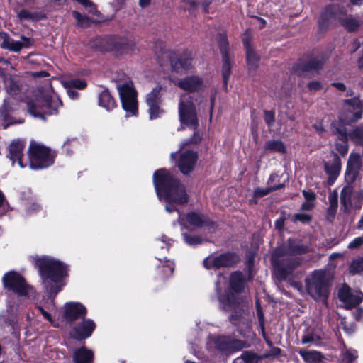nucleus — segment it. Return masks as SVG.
I'll return each mask as SVG.
<instances>
[{
    "mask_svg": "<svg viewBox=\"0 0 363 363\" xmlns=\"http://www.w3.org/2000/svg\"><path fill=\"white\" fill-rule=\"evenodd\" d=\"M35 265L38 268L48 300L43 306H38V308L43 317L54 327H57L50 314L45 308L51 310L55 308L54 298L65 285L64 279L68 276V267L62 262L48 256H35L32 257Z\"/></svg>",
    "mask_w": 363,
    "mask_h": 363,
    "instance_id": "obj_1",
    "label": "nucleus"
},
{
    "mask_svg": "<svg viewBox=\"0 0 363 363\" xmlns=\"http://www.w3.org/2000/svg\"><path fill=\"white\" fill-rule=\"evenodd\" d=\"M153 183L157 197L165 203L166 211L176 212L179 224L187 228L176 207L177 205L184 204L188 201V196L184 186L164 169H158L154 173Z\"/></svg>",
    "mask_w": 363,
    "mask_h": 363,
    "instance_id": "obj_2",
    "label": "nucleus"
},
{
    "mask_svg": "<svg viewBox=\"0 0 363 363\" xmlns=\"http://www.w3.org/2000/svg\"><path fill=\"white\" fill-rule=\"evenodd\" d=\"M308 247L303 245L288 243L277 247L272 256V263L280 278L284 279L300 265L301 259L297 255L306 253Z\"/></svg>",
    "mask_w": 363,
    "mask_h": 363,
    "instance_id": "obj_3",
    "label": "nucleus"
},
{
    "mask_svg": "<svg viewBox=\"0 0 363 363\" xmlns=\"http://www.w3.org/2000/svg\"><path fill=\"white\" fill-rule=\"evenodd\" d=\"M227 285L228 279L219 274L216 282V291L219 301V307L225 311H234L229 318L231 323L235 325H242L245 328H248L249 323L243 315V311L240 309V303L236 299L235 295L230 292L222 294L223 290H225Z\"/></svg>",
    "mask_w": 363,
    "mask_h": 363,
    "instance_id": "obj_4",
    "label": "nucleus"
},
{
    "mask_svg": "<svg viewBox=\"0 0 363 363\" xmlns=\"http://www.w3.org/2000/svg\"><path fill=\"white\" fill-rule=\"evenodd\" d=\"M306 289L315 301L325 302L330 294V280L323 270H316L305 279Z\"/></svg>",
    "mask_w": 363,
    "mask_h": 363,
    "instance_id": "obj_5",
    "label": "nucleus"
},
{
    "mask_svg": "<svg viewBox=\"0 0 363 363\" xmlns=\"http://www.w3.org/2000/svg\"><path fill=\"white\" fill-rule=\"evenodd\" d=\"M61 106L62 102L57 96L40 95L28 104V109L33 116L45 119V115L56 114Z\"/></svg>",
    "mask_w": 363,
    "mask_h": 363,
    "instance_id": "obj_6",
    "label": "nucleus"
},
{
    "mask_svg": "<svg viewBox=\"0 0 363 363\" xmlns=\"http://www.w3.org/2000/svg\"><path fill=\"white\" fill-rule=\"evenodd\" d=\"M29 167L32 169H44L54 163L55 153L44 145L32 143L28 149Z\"/></svg>",
    "mask_w": 363,
    "mask_h": 363,
    "instance_id": "obj_7",
    "label": "nucleus"
},
{
    "mask_svg": "<svg viewBox=\"0 0 363 363\" xmlns=\"http://www.w3.org/2000/svg\"><path fill=\"white\" fill-rule=\"evenodd\" d=\"M117 89L120 96L123 108L126 116H135L138 112L136 91L130 80L117 83Z\"/></svg>",
    "mask_w": 363,
    "mask_h": 363,
    "instance_id": "obj_8",
    "label": "nucleus"
},
{
    "mask_svg": "<svg viewBox=\"0 0 363 363\" xmlns=\"http://www.w3.org/2000/svg\"><path fill=\"white\" fill-rule=\"evenodd\" d=\"M4 287L12 290L20 296L30 297L35 294L24 278L18 273L11 271L4 274L2 279Z\"/></svg>",
    "mask_w": 363,
    "mask_h": 363,
    "instance_id": "obj_9",
    "label": "nucleus"
},
{
    "mask_svg": "<svg viewBox=\"0 0 363 363\" xmlns=\"http://www.w3.org/2000/svg\"><path fill=\"white\" fill-rule=\"evenodd\" d=\"M362 104L359 99L352 98L345 101L344 111L340 115L342 124H350L362 118Z\"/></svg>",
    "mask_w": 363,
    "mask_h": 363,
    "instance_id": "obj_10",
    "label": "nucleus"
},
{
    "mask_svg": "<svg viewBox=\"0 0 363 363\" xmlns=\"http://www.w3.org/2000/svg\"><path fill=\"white\" fill-rule=\"evenodd\" d=\"M164 90L161 86H156L146 95L145 102L147 106V112L150 120L156 119L164 113L160 107L162 96Z\"/></svg>",
    "mask_w": 363,
    "mask_h": 363,
    "instance_id": "obj_11",
    "label": "nucleus"
},
{
    "mask_svg": "<svg viewBox=\"0 0 363 363\" xmlns=\"http://www.w3.org/2000/svg\"><path fill=\"white\" fill-rule=\"evenodd\" d=\"M189 99L188 94L182 96L179 106V119L182 124L194 128L196 125L197 117L195 107Z\"/></svg>",
    "mask_w": 363,
    "mask_h": 363,
    "instance_id": "obj_12",
    "label": "nucleus"
},
{
    "mask_svg": "<svg viewBox=\"0 0 363 363\" xmlns=\"http://www.w3.org/2000/svg\"><path fill=\"white\" fill-rule=\"evenodd\" d=\"M339 299L344 303L346 308H352L363 301V293L360 291H352L347 285L343 284L338 292Z\"/></svg>",
    "mask_w": 363,
    "mask_h": 363,
    "instance_id": "obj_13",
    "label": "nucleus"
},
{
    "mask_svg": "<svg viewBox=\"0 0 363 363\" xmlns=\"http://www.w3.org/2000/svg\"><path fill=\"white\" fill-rule=\"evenodd\" d=\"M238 256L233 253H225L219 256H209L203 261L204 267L208 269L230 267L237 262Z\"/></svg>",
    "mask_w": 363,
    "mask_h": 363,
    "instance_id": "obj_14",
    "label": "nucleus"
},
{
    "mask_svg": "<svg viewBox=\"0 0 363 363\" xmlns=\"http://www.w3.org/2000/svg\"><path fill=\"white\" fill-rule=\"evenodd\" d=\"M108 41L110 45L106 49L114 50L120 55H128L135 48V42L132 38H110Z\"/></svg>",
    "mask_w": 363,
    "mask_h": 363,
    "instance_id": "obj_15",
    "label": "nucleus"
},
{
    "mask_svg": "<svg viewBox=\"0 0 363 363\" xmlns=\"http://www.w3.org/2000/svg\"><path fill=\"white\" fill-rule=\"evenodd\" d=\"M22 1L23 7L17 12V16L21 21H37L45 18L44 13L34 10V0Z\"/></svg>",
    "mask_w": 363,
    "mask_h": 363,
    "instance_id": "obj_16",
    "label": "nucleus"
},
{
    "mask_svg": "<svg viewBox=\"0 0 363 363\" xmlns=\"http://www.w3.org/2000/svg\"><path fill=\"white\" fill-rule=\"evenodd\" d=\"M86 312L85 306L78 302H69L63 307V317L69 323L79 318H84Z\"/></svg>",
    "mask_w": 363,
    "mask_h": 363,
    "instance_id": "obj_17",
    "label": "nucleus"
},
{
    "mask_svg": "<svg viewBox=\"0 0 363 363\" xmlns=\"http://www.w3.org/2000/svg\"><path fill=\"white\" fill-rule=\"evenodd\" d=\"M362 167V158L359 153L352 152L349 156L345 172V180L348 184L353 183Z\"/></svg>",
    "mask_w": 363,
    "mask_h": 363,
    "instance_id": "obj_18",
    "label": "nucleus"
},
{
    "mask_svg": "<svg viewBox=\"0 0 363 363\" xmlns=\"http://www.w3.org/2000/svg\"><path fill=\"white\" fill-rule=\"evenodd\" d=\"M26 142L19 139L13 140L9 146L8 157L12 161V164L16 161L21 168H25L28 162H24L23 160V150Z\"/></svg>",
    "mask_w": 363,
    "mask_h": 363,
    "instance_id": "obj_19",
    "label": "nucleus"
},
{
    "mask_svg": "<svg viewBox=\"0 0 363 363\" xmlns=\"http://www.w3.org/2000/svg\"><path fill=\"white\" fill-rule=\"evenodd\" d=\"M341 170V160L340 157L331 152L329 160L325 162V171L328 177L329 184H333L339 176Z\"/></svg>",
    "mask_w": 363,
    "mask_h": 363,
    "instance_id": "obj_20",
    "label": "nucleus"
},
{
    "mask_svg": "<svg viewBox=\"0 0 363 363\" xmlns=\"http://www.w3.org/2000/svg\"><path fill=\"white\" fill-rule=\"evenodd\" d=\"M95 328L96 325L92 320L84 319L74 327L72 336L79 340L88 338L91 336Z\"/></svg>",
    "mask_w": 363,
    "mask_h": 363,
    "instance_id": "obj_21",
    "label": "nucleus"
},
{
    "mask_svg": "<svg viewBox=\"0 0 363 363\" xmlns=\"http://www.w3.org/2000/svg\"><path fill=\"white\" fill-rule=\"evenodd\" d=\"M198 159V155L196 152L186 151L182 153L178 160L177 165L180 171L187 174L190 173L194 168Z\"/></svg>",
    "mask_w": 363,
    "mask_h": 363,
    "instance_id": "obj_22",
    "label": "nucleus"
},
{
    "mask_svg": "<svg viewBox=\"0 0 363 363\" xmlns=\"http://www.w3.org/2000/svg\"><path fill=\"white\" fill-rule=\"evenodd\" d=\"M178 86L186 91H199L206 87L205 82L199 76H188L178 82Z\"/></svg>",
    "mask_w": 363,
    "mask_h": 363,
    "instance_id": "obj_23",
    "label": "nucleus"
},
{
    "mask_svg": "<svg viewBox=\"0 0 363 363\" xmlns=\"http://www.w3.org/2000/svg\"><path fill=\"white\" fill-rule=\"evenodd\" d=\"M345 12L346 11L341 10L339 6L333 5L326 7L320 15L319 20L320 26L324 28L327 26L329 23H332L336 19H340L341 15L344 14Z\"/></svg>",
    "mask_w": 363,
    "mask_h": 363,
    "instance_id": "obj_24",
    "label": "nucleus"
},
{
    "mask_svg": "<svg viewBox=\"0 0 363 363\" xmlns=\"http://www.w3.org/2000/svg\"><path fill=\"white\" fill-rule=\"evenodd\" d=\"M230 342L229 340L225 337L209 336L207 340L206 347L211 351H224L230 350Z\"/></svg>",
    "mask_w": 363,
    "mask_h": 363,
    "instance_id": "obj_25",
    "label": "nucleus"
},
{
    "mask_svg": "<svg viewBox=\"0 0 363 363\" xmlns=\"http://www.w3.org/2000/svg\"><path fill=\"white\" fill-rule=\"evenodd\" d=\"M186 222L194 228H199L203 225H207L209 233H213L216 228L215 224L209 222L205 216L194 212L187 214Z\"/></svg>",
    "mask_w": 363,
    "mask_h": 363,
    "instance_id": "obj_26",
    "label": "nucleus"
},
{
    "mask_svg": "<svg viewBox=\"0 0 363 363\" xmlns=\"http://www.w3.org/2000/svg\"><path fill=\"white\" fill-rule=\"evenodd\" d=\"M22 41L14 40L11 38H6L1 43V47L13 52H19L23 48H28L30 45V39L21 36Z\"/></svg>",
    "mask_w": 363,
    "mask_h": 363,
    "instance_id": "obj_27",
    "label": "nucleus"
},
{
    "mask_svg": "<svg viewBox=\"0 0 363 363\" xmlns=\"http://www.w3.org/2000/svg\"><path fill=\"white\" fill-rule=\"evenodd\" d=\"M93 358V352L84 347L75 350L73 353L74 363H91Z\"/></svg>",
    "mask_w": 363,
    "mask_h": 363,
    "instance_id": "obj_28",
    "label": "nucleus"
},
{
    "mask_svg": "<svg viewBox=\"0 0 363 363\" xmlns=\"http://www.w3.org/2000/svg\"><path fill=\"white\" fill-rule=\"evenodd\" d=\"M98 104L107 111H112L116 106L114 99L107 89H104L99 94Z\"/></svg>",
    "mask_w": 363,
    "mask_h": 363,
    "instance_id": "obj_29",
    "label": "nucleus"
},
{
    "mask_svg": "<svg viewBox=\"0 0 363 363\" xmlns=\"http://www.w3.org/2000/svg\"><path fill=\"white\" fill-rule=\"evenodd\" d=\"M191 61V55L189 53L184 57H179L176 60H172L171 65L177 72H180L182 70L187 71L192 67Z\"/></svg>",
    "mask_w": 363,
    "mask_h": 363,
    "instance_id": "obj_30",
    "label": "nucleus"
},
{
    "mask_svg": "<svg viewBox=\"0 0 363 363\" xmlns=\"http://www.w3.org/2000/svg\"><path fill=\"white\" fill-rule=\"evenodd\" d=\"M246 50L247 63L250 70H254L258 67L259 58L255 54L253 48L250 45L249 42L245 39L243 40Z\"/></svg>",
    "mask_w": 363,
    "mask_h": 363,
    "instance_id": "obj_31",
    "label": "nucleus"
},
{
    "mask_svg": "<svg viewBox=\"0 0 363 363\" xmlns=\"http://www.w3.org/2000/svg\"><path fill=\"white\" fill-rule=\"evenodd\" d=\"M298 354L306 363H318L323 358L321 352L315 350H300Z\"/></svg>",
    "mask_w": 363,
    "mask_h": 363,
    "instance_id": "obj_32",
    "label": "nucleus"
},
{
    "mask_svg": "<svg viewBox=\"0 0 363 363\" xmlns=\"http://www.w3.org/2000/svg\"><path fill=\"white\" fill-rule=\"evenodd\" d=\"M321 337L315 330H308L301 338V343L303 345L311 344L315 346L320 344Z\"/></svg>",
    "mask_w": 363,
    "mask_h": 363,
    "instance_id": "obj_33",
    "label": "nucleus"
},
{
    "mask_svg": "<svg viewBox=\"0 0 363 363\" xmlns=\"http://www.w3.org/2000/svg\"><path fill=\"white\" fill-rule=\"evenodd\" d=\"M157 259L162 264L157 267L158 273L161 274V277L166 278L171 276L174 269V262L170 260H165L163 262L160 258H157Z\"/></svg>",
    "mask_w": 363,
    "mask_h": 363,
    "instance_id": "obj_34",
    "label": "nucleus"
},
{
    "mask_svg": "<svg viewBox=\"0 0 363 363\" xmlns=\"http://www.w3.org/2000/svg\"><path fill=\"white\" fill-rule=\"evenodd\" d=\"M352 190L350 186H345L342 189L340 193V202L345 209L351 207L353 203L352 199Z\"/></svg>",
    "mask_w": 363,
    "mask_h": 363,
    "instance_id": "obj_35",
    "label": "nucleus"
},
{
    "mask_svg": "<svg viewBox=\"0 0 363 363\" xmlns=\"http://www.w3.org/2000/svg\"><path fill=\"white\" fill-rule=\"evenodd\" d=\"M6 92L12 96H16L21 90L18 81L13 77H9L5 79Z\"/></svg>",
    "mask_w": 363,
    "mask_h": 363,
    "instance_id": "obj_36",
    "label": "nucleus"
},
{
    "mask_svg": "<svg viewBox=\"0 0 363 363\" xmlns=\"http://www.w3.org/2000/svg\"><path fill=\"white\" fill-rule=\"evenodd\" d=\"M230 283L233 290H234L235 292L240 291L244 287V279L242 274L239 272L233 273L230 277Z\"/></svg>",
    "mask_w": 363,
    "mask_h": 363,
    "instance_id": "obj_37",
    "label": "nucleus"
},
{
    "mask_svg": "<svg viewBox=\"0 0 363 363\" xmlns=\"http://www.w3.org/2000/svg\"><path fill=\"white\" fill-rule=\"evenodd\" d=\"M223 60L222 76L225 89L227 90V83L231 71V63L228 54L223 53Z\"/></svg>",
    "mask_w": 363,
    "mask_h": 363,
    "instance_id": "obj_38",
    "label": "nucleus"
},
{
    "mask_svg": "<svg viewBox=\"0 0 363 363\" xmlns=\"http://www.w3.org/2000/svg\"><path fill=\"white\" fill-rule=\"evenodd\" d=\"M264 148L266 150L271 152H276L281 154L286 152V147L284 143L281 140H269L265 143Z\"/></svg>",
    "mask_w": 363,
    "mask_h": 363,
    "instance_id": "obj_39",
    "label": "nucleus"
},
{
    "mask_svg": "<svg viewBox=\"0 0 363 363\" xmlns=\"http://www.w3.org/2000/svg\"><path fill=\"white\" fill-rule=\"evenodd\" d=\"M342 25L350 31H354L360 26V22L352 16H348L342 20Z\"/></svg>",
    "mask_w": 363,
    "mask_h": 363,
    "instance_id": "obj_40",
    "label": "nucleus"
},
{
    "mask_svg": "<svg viewBox=\"0 0 363 363\" xmlns=\"http://www.w3.org/2000/svg\"><path fill=\"white\" fill-rule=\"evenodd\" d=\"M337 132L340 133L342 141L336 143V150L340 154L345 155L348 151V145L346 141L347 135L345 131L340 130H337Z\"/></svg>",
    "mask_w": 363,
    "mask_h": 363,
    "instance_id": "obj_41",
    "label": "nucleus"
},
{
    "mask_svg": "<svg viewBox=\"0 0 363 363\" xmlns=\"http://www.w3.org/2000/svg\"><path fill=\"white\" fill-rule=\"evenodd\" d=\"M256 356L250 352H245L240 357H237L233 363H255Z\"/></svg>",
    "mask_w": 363,
    "mask_h": 363,
    "instance_id": "obj_42",
    "label": "nucleus"
},
{
    "mask_svg": "<svg viewBox=\"0 0 363 363\" xmlns=\"http://www.w3.org/2000/svg\"><path fill=\"white\" fill-rule=\"evenodd\" d=\"M63 85L65 87H72L73 89H83L86 86L87 84L84 80L74 79L63 82Z\"/></svg>",
    "mask_w": 363,
    "mask_h": 363,
    "instance_id": "obj_43",
    "label": "nucleus"
},
{
    "mask_svg": "<svg viewBox=\"0 0 363 363\" xmlns=\"http://www.w3.org/2000/svg\"><path fill=\"white\" fill-rule=\"evenodd\" d=\"M349 270L352 274L363 272V258L359 257L354 259L350 265Z\"/></svg>",
    "mask_w": 363,
    "mask_h": 363,
    "instance_id": "obj_44",
    "label": "nucleus"
},
{
    "mask_svg": "<svg viewBox=\"0 0 363 363\" xmlns=\"http://www.w3.org/2000/svg\"><path fill=\"white\" fill-rule=\"evenodd\" d=\"M349 137L355 143L363 145V128L357 127L349 134Z\"/></svg>",
    "mask_w": 363,
    "mask_h": 363,
    "instance_id": "obj_45",
    "label": "nucleus"
},
{
    "mask_svg": "<svg viewBox=\"0 0 363 363\" xmlns=\"http://www.w3.org/2000/svg\"><path fill=\"white\" fill-rule=\"evenodd\" d=\"M72 16L76 19L77 26L79 27H87L91 23V20L89 18L82 15L78 11H72Z\"/></svg>",
    "mask_w": 363,
    "mask_h": 363,
    "instance_id": "obj_46",
    "label": "nucleus"
},
{
    "mask_svg": "<svg viewBox=\"0 0 363 363\" xmlns=\"http://www.w3.org/2000/svg\"><path fill=\"white\" fill-rule=\"evenodd\" d=\"M284 186L283 184H280L278 186H273L271 187H265V188H257L254 191V196L255 197H262L265 195H267L269 193L274 190L279 189Z\"/></svg>",
    "mask_w": 363,
    "mask_h": 363,
    "instance_id": "obj_47",
    "label": "nucleus"
},
{
    "mask_svg": "<svg viewBox=\"0 0 363 363\" xmlns=\"http://www.w3.org/2000/svg\"><path fill=\"white\" fill-rule=\"evenodd\" d=\"M183 237L185 242L189 245H199L203 241V240L199 236L191 235L186 233H183Z\"/></svg>",
    "mask_w": 363,
    "mask_h": 363,
    "instance_id": "obj_48",
    "label": "nucleus"
},
{
    "mask_svg": "<svg viewBox=\"0 0 363 363\" xmlns=\"http://www.w3.org/2000/svg\"><path fill=\"white\" fill-rule=\"evenodd\" d=\"M323 66V62L318 58L311 59L305 67V69L307 71L312 69H319Z\"/></svg>",
    "mask_w": 363,
    "mask_h": 363,
    "instance_id": "obj_49",
    "label": "nucleus"
},
{
    "mask_svg": "<svg viewBox=\"0 0 363 363\" xmlns=\"http://www.w3.org/2000/svg\"><path fill=\"white\" fill-rule=\"evenodd\" d=\"M343 359L347 363H351L354 361L358 355L357 352L355 350H346L342 352Z\"/></svg>",
    "mask_w": 363,
    "mask_h": 363,
    "instance_id": "obj_50",
    "label": "nucleus"
},
{
    "mask_svg": "<svg viewBox=\"0 0 363 363\" xmlns=\"http://www.w3.org/2000/svg\"><path fill=\"white\" fill-rule=\"evenodd\" d=\"M9 209V204L4 194L0 191V213H6Z\"/></svg>",
    "mask_w": 363,
    "mask_h": 363,
    "instance_id": "obj_51",
    "label": "nucleus"
},
{
    "mask_svg": "<svg viewBox=\"0 0 363 363\" xmlns=\"http://www.w3.org/2000/svg\"><path fill=\"white\" fill-rule=\"evenodd\" d=\"M353 203L355 206H357L358 203H360L363 201V190H359L353 193L352 195Z\"/></svg>",
    "mask_w": 363,
    "mask_h": 363,
    "instance_id": "obj_52",
    "label": "nucleus"
},
{
    "mask_svg": "<svg viewBox=\"0 0 363 363\" xmlns=\"http://www.w3.org/2000/svg\"><path fill=\"white\" fill-rule=\"evenodd\" d=\"M264 121L269 126H272L274 122V113L271 111H264Z\"/></svg>",
    "mask_w": 363,
    "mask_h": 363,
    "instance_id": "obj_53",
    "label": "nucleus"
},
{
    "mask_svg": "<svg viewBox=\"0 0 363 363\" xmlns=\"http://www.w3.org/2000/svg\"><path fill=\"white\" fill-rule=\"evenodd\" d=\"M76 1L77 2H79L80 4H82L83 6H84L86 9H87L89 12L93 13L96 10L94 5L89 0H76Z\"/></svg>",
    "mask_w": 363,
    "mask_h": 363,
    "instance_id": "obj_54",
    "label": "nucleus"
},
{
    "mask_svg": "<svg viewBox=\"0 0 363 363\" xmlns=\"http://www.w3.org/2000/svg\"><path fill=\"white\" fill-rule=\"evenodd\" d=\"M363 244V237H357L354 238L352 242L348 245V248L350 249H355L358 248Z\"/></svg>",
    "mask_w": 363,
    "mask_h": 363,
    "instance_id": "obj_55",
    "label": "nucleus"
},
{
    "mask_svg": "<svg viewBox=\"0 0 363 363\" xmlns=\"http://www.w3.org/2000/svg\"><path fill=\"white\" fill-rule=\"evenodd\" d=\"M219 45H220V52L222 53V55L223 56V53L227 54V45H228V42H227L226 38L224 35L220 36Z\"/></svg>",
    "mask_w": 363,
    "mask_h": 363,
    "instance_id": "obj_56",
    "label": "nucleus"
},
{
    "mask_svg": "<svg viewBox=\"0 0 363 363\" xmlns=\"http://www.w3.org/2000/svg\"><path fill=\"white\" fill-rule=\"evenodd\" d=\"M257 315L261 325L264 324V313L258 301H256Z\"/></svg>",
    "mask_w": 363,
    "mask_h": 363,
    "instance_id": "obj_57",
    "label": "nucleus"
},
{
    "mask_svg": "<svg viewBox=\"0 0 363 363\" xmlns=\"http://www.w3.org/2000/svg\"><path fill=\"white\" fill-rule=\"evenodd\" d=\"M308 86L311 91H316L322 89V84L318 81L308 83Z\"/></svg>",
    "mask_w": 363,
    "mask_h": 363,
    "instance_id": "obj_58",
    "label": "nucleus"
},
{
    "mask_svg": "<svg viewBox=\"0 0 363 363\" xmlns=\"http://www.w3.org/2000/svg\"><path fill=\"white\" fill-rule=\"evenodd\" d=\"M67 89V94L69 96V97L72 99L75 100L78 99L79 97V93L74 90L72 87H65Z\"/></svg>",
    "mask_w": 363,
    "mask_h": 363,
    "instance_id": "obj_59",
    "label": "nucleus"
},
{
    "mask_svg": "<svg viewBox=\"0 0 363 363\" xmlns=\"http://www.w3.org/2000/svg\"><path fill=\"white\" fill-rule=\"evenodd\" d=\"M77 144V141L76 140V139H67V140H65L63 143V148L64 150L67 152V154H69V145H72L73 146L76 145Z\"/></svg>",
    "mask_w": 363,
    "mask_h": 363,
    "instance_id": "obj_60",
    "label": "nucleus"
},
{
    "mask_svg": "<svg viewBox=\"0 0 363 363\" xmlns=\"http://www.w3.org/2000/svg\"><path fill=\"white\" fill-rule=\"evenodd\" d=\"M296 220L303 223H308L310 220V216L304 213H297L295 216Z\"/></svg>",
    "mask_w": 363,
    "mask_h": 363,
    "instance_id": "obj_61",
    "label": "nucleus"
},
{
    "mask_svg": "<svg viewBox=\"0 0 363 363\" xmlns=\"http://www.w3.org/2000/svg\"><path fill=\"white\" fill-rule=\"evenodd\" d=\"M281 349L278 347H272L270 351L265 354L266 357H269L271 356H278L281 353Z\"/></svg>",
    "mask_w": 363,
    "mask_h": 363,
    "instance_id": "obj_62",
    "label": "nucleus"
},
{
    "mask_svg": "<svg viewBox=\"0 0 363 363\" xmlns=\"http://www.w3.org/2000/svg\"><path fill=\"white\" fill-rule=\"evenodd\" d=\"M303 194L308 201H313L315 199V195L312 191H303Z\"/></svg>",
    "mask_w": 363,
    "mask_h": 363,
    "instance_id": "obj_63",
    "label": "nucleus"
},
{
    "mask_svg": "<svg viewBox=\"0 0 363 363\" xmlns=\"http://www.w3.org/2000/svg\"><path fill=\"white\" fill-rule=\"evenodd\" d=\"M353 315L357 320H359L363 315V309L359 308L353 312Z\"/></svg>",
    "mask_w": 363,
    "mask_h": 363,
    "instance_id": "obj_64",
    "label": "nucleus"
}]
</instances>
